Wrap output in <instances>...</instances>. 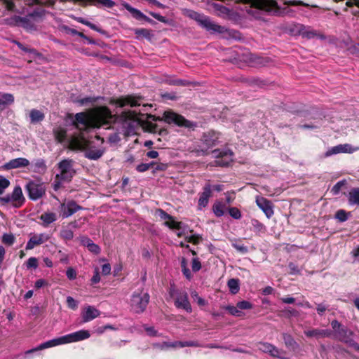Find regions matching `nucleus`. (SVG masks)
Masks as SVG:
<instances>
[{"mask_svg": "<svg viewBox=\"0 0 359 359\" xmlns=\"http://www.w3.org/2000/svg\"><path fill=\"white\" fill-rule=\"evenodd\" d=\"M58 168L60 170V173L57 174L55 180L53 183V189L57 191L60 189L62 184V181L65 180L67 177V160H63L58 163Z\"/></svg>", "mask_w": 359, "mask_h": 359, "instance_id": "f8f14e48", "label": "nucleus"}, {"mask_svg": "<svg viewBox=\"0 0 359 359\" xmlns=\"http://www.w3.org/2000/svg\"><path fill=\"white\" fill-rule=\"evenodd\" d=\"M90 336L88 330H81L71 334H69V343L76 342L86 339Z\"/></svg>", "mask_w": 359, "mask_h": 359, "instance_id": "393cba45", "label": "nucleus"}, {"mask_svg": "<svg viewBox=\"0 0 359 359\" xmlns=\"http://www.w3.org/2000/svg\"><path fill=\"white\" fill-rule=\"evenodd\" d=\"M15 237L13 234L5 233L2 236V242L4 244L11 245L14 243Z\"/></svg>", "mask_w": 359, "mask_h": 359, "instance_id": "c03bdc74", "label": "nucleus"}, {"mask_svg": "<svg viewBox=\"0 0 359 359\" xmlns=\"http://www.w3.org/2000/svg\"><path fill=\"white\" fill-rule=\"evenodd\" d=\"M34 172H45L46 170V162L43 159H38L36 160L34 165Z\"/></svg>", "mask_w": 359, "mask_h": 359, "instance_id": "f704fd0d", "label": "nucleus"}, {"mask_svg": "<svg viewBox=\"0 0 359 359\" xmlns=\"http://www.w3.org/2000/svg\"><path fill=\"white\" fill-rule=\"evenodd\" d=\"M229 213L233 219H239L241 218V212L237 208H230Z\"/></svg>", "mask_w": 359, "mask_h": 359, "instance_id": "09e8293b", "label": "nucleus"}, {"mask_svg": "<svg viewBox=\"0 0 359 359\" xmlns=\"http://www.w3.org/2000/svg\"><path fill=\"white\" fill-rule=\"evenodd\" d=\"M80 208V206L77 205L74 201H69V217Z\"/></svg>", "mask_w": 359, "mask_h": 359, "instance_id": "680f3d73", "label": "nucleus"}, {"mask_svg": "<svg viewBox=\"0 0 359 359\" xmlns=\"http://www.w3.org/2000/svg\"><path fill=\"white\" fill-rule=\"evenodd\" d=\"M25 200L22 189L20 186L15 187L12 194H8L0 197V202L2 205L11 203L15 208L21 207Z\"/></svg>", "mask_w": 359, "mask_h": 359, "instance_id": "423d86ee", "label": "nucleus"}, {"mask_svg": "<svg viewBox=\"0 0 359 359\" xmlns=\"http://www.w3.org/2000/svg\"><path fill=\"white\" fill-rule=\"evenodd\" d=\"M355 149H352L351 145L348 144H339L337 146L333 147L330 149H329L326 153V156H330L333 154H337L339 153H352Z\"/></svg>", "mask_w": 359, "mask_h": 359, "instance_id": "5701e85b", "label": "nucleus"}, {"mask_svg": "<svg viewBox=\"0 0 359 359\" xmlns=\"http://www.w3.org/2000/svg\"><path fill=\"white\" fill-rule=\"evenodd\" d=\"M75 125L81 130H86L90 128V123L88 116L84 113H78L75 116Z\"/></svg>", "mask_w": 359, "mask_h": 359, "instance_id": "a211bd4d", "label": "nucleus"}, {"mask_svg": "<svg viewBox=\"0 0 359 359\" xmlns=\"http://www.w3.org/2000/svg\"><path fill=\"white\" fill-rule=\"evenodd\" d=\"M171 85L187 86L191 84V82L187 80L175 79L169 82Z\"/></svg>", "mask_w": 359, "mask_h": 359, "instance_id": "5fc2aeb1", "label": "nucleus"}, {"mask_svg": "<svg viewBox=\"0 0 359 359\" xmlns=\"http://www.w3.org/2000/svg\"><path fill=\"white\" fill-rule=\"evenodd\" d=\"M225 208H226V205L224 204H223L221 202L217 201L214 203V205L212 206V210H213L214 214L217 217H222L224 215V209Z\"/></svg>", "mask_w": 359, "mask_h": 359, "instance_id": "72a5a7b5", "label": "nucleus"}, {"mask_svg": "<svg viewBox=\"0 0 359 359\" xmlns=\"http://www.w3.org/2000/svg\"><path fill=\"white\" fill-rule=\"evenodd\" d=\"M15 22L17 24L27 29H32L34 27V25L27 17H16Z\"/></svg>", "mask_w": 359, "mask_h": 359, "instance_id": "473e14b6", "label": "nucleus"}, {"mask_svg": "<svg viewBox=\"0 0 359 359\" xmlns=\"http://www.w3.org/2000/svg\"><path fill=\"white\" fill-rule=\"evenodd\" d=\"M100 314V311L94 306H87L83 309L81 316L84 322H88L98 317Z\"/></svg>", "mask_w": 359, "mask_h": 359, "instance_id": "412c9836", "label": "nucleus"}, {"mask_svg": "<svg viewBox=\"0 0 359 359\" xmlns=\"http://www.w3.org/2000/svg\"><path fill=\"white\" fill-rule=\"evenodd\" d=\"M156 347L160 348L161 349H165L169 347H184V346H197V344L194 341H175L173 343H163L162 344H155Z\"/></svg>", "mask_w": 359, "mask_h": 359, "instance_id": "b1692460", "label": "nucleus"}, {"mask_svg": "<svg viewBox=\"0 0 359 359\" xmlns=\"http://www.w3.org/2000/svg\"><path fill=\"white\" fill-rule=\"evenodd\" d=\"M245 4H250V9L248 11L257 19H261L262 13H266L271 15H277L280 12V8L276 0H238Z\"/></svg>", "mask_w": 359, "mask_h": 359, "instance_id": "f03ea898", "label": "nucleus"}, {"mask_svg": "<svg viewBox=\"0 0 359 359\" xmlns=\"http://www.w3.org/2000/svg\"><path fill=\"white\" fill-rule=\"evenodd\" d=\"M331 331L329 330H318V329H313V330H309L304 331V334L308 337H316V338H320V337H329L331 336Z\"/></svg>", "mask_w": 359, "mask_h": 359, "instance_id": "a878e982", "label": "nucleus"}, {"mask_svg": "<svg viewBox=\"0 0 359 359\" xmlns=\"http://www.w3.org/2000/svg\"><path fill=\"white\" fill-rule=\"evenodd\" d=\"M154 165H156V163L154 161L149 163H140V165H137L136 170L139 172H144L148 170L149 168H152Z\"/></svg>", "mask_w": 359, "mask_h": 359, "instance_id": "a19ab883", "label": "nucleus"}, {"mask_svg": "<svg viewBox=\"0 0 359 359\" xmlns=\"http://www.w3.org/2000/svg\"><path fill=\"white\" fill-rule=\"evenodd\" d=\"M212 196V186L206 184L203 187V192L200 194L198 199V207L200 209L207 206L209 198Z\"/></svg>", "mask_w": 359, "mask_h": 359, "instance_id": "6ab92c4d", "label": "nucleus"}, {"mask_svg": "<svg viewBox=\"0 0 359 359\" xmlns=\"http://www.w3.org/2000/svg\"><path fill=\"white\" fill-rule=\"evenodd\" d=\"M134 32L137 36H142L144 38L149 39L151 36L150 31L147 29L141 28V29H135Z\"/></svg>", "mask_w": 359, "mask_h": 359, "instance_id": "49530a36", "label": "nucleus"}, {"mask_svg": "<svg viewBox=\"0 0 359 359\" xmlns=\"http://www.w3.org/2000/svg\"><path fill=\"white\" fill-rule=\"evenodd\" d=\"M353 336V332L343 326L341 329L337 330L335 333L336 338L345 344H348Z\"/></svg>", "mask_w": 359, "mask_h": 359, "instance_id": "4be33fe9", "label": "nucleus"}, {"mask_svg": "<svg viewBox=\"0 0 359 359\" xmlns=\"http://www.w3.org/2000/svg\"><path fill=\"white\" fill-rule=\"evenodd\" d=\"M79 149L85 151V156L90 160H97L102 156L104 153L103 147H96L85 139L76 140L73 137H69V150Z\"/></svg>", "mask_w": 359, "mask_h": 359, "instance_id": "20e7f679", "label": "nucleus"}, {"mask_svg": "<svg viewBox=\"0 0 359 359\" xmlns=\"http://www.w3.org/2000/svg\"><path fill=\"white\" fill-rule=\"evenodd\" d=\"M67 344V334L63 335L57 338H54L53 339L45 341L41 344H39L37 347L28 350L26 353H32L35 351L43 350L46 348L64 345Z\"/></svg>", "mask_w": 359, "mask_h": 359, "instance_id": "9d476101", "label": "nucleus"}, {"mask_svg": "<svg viewBox=\"0 0 359 359\" xmlns=\"http://www.w3.org/2000/svg\"><path fill=\"white\" fill-rule=\"evenodd\" d=\"M111 265L107 263L102 266V273L104 276L109 275L111 273Z\"/></svg>", "mask_w": 359, "mask_h": 359, "instance_id": "774afa93", "label": "nucleus"}, {"mask_svg": "<svg viewBox=\"0 0 359 359\" xmlns=\"http://www.w3.org/2000/svg\"><path fill=\"white\" fill-rule=\"evenodd\" d=\"M237 305L241 311L244 310V309H250L252 307V305L250 302H249L248 301H245V300L238 302L237 303Z\"/></svg>", "mask_w": 359, "mask_h": 359, "instance_id": "4d7b16f0", "label": "nucleus"}, {"mask_svg": "<svg viewBox=\"0 0 359 359\" xmlns=\"http://www.w3.org/2000/svg\"><path fill=\"white\" fill-rule=\"evenodd\" d=\"M10 185V182L5 177L0 178V194Z\"/></svg>", "mask_w": 359, "mask_h": 359, "instance_id": "13d9d810", "label": "nucleus"}, {"mask_svg": "<svg viewBox=\"0 0 359 359\" xmlns=\"http://www.w3.org/2000/svg\"><path fill=\"white\" fill-rule=\"evenodd\" d=\"M181 267H182V271L184 276L187 279H189V280L191 279L192 278V274H191L190 270L187 267V259L184 257L181 260Z\"/></svg>", "mask_w": 359, "mask_h": 359, "instance_id": "4c0bfd02", "label": "nucleus"}, {"mask_svg": "<svg viewBox=\"0 0 359 359\" xmlns=\"http://www.w3.org/2000/svg\"><path fill=\"white\" fill-rule=\"evenodd\" d=\"M227 285L231 292H238L240 289V281L237 278H231L228 280Z\"/></svg>", "mask_w": 359, "mask_h": 359, "instance_id": "e433bc0d", "label": "nucleus"}, {"mask_svg": "<svg viewBox=\"0 0 359 359\" xmlns=\"http://www.w3.org/2000/svg\"><path fill=\"white\" fill-rule=\"evenodd\" d=\"M54 136L55 140L60 143H62L65 142L67 137V130L66 129L57 127L53 130Z\"/></svg>", "mask_w": 359, "mask_h": 359, "instance_id": "7c9ffc66", "label": "nucleus"}, {"mask_svg": "<svg viewBox=\"0 0 359 359\" xmlns=\"http://www.w3.org/2000/svg\"><path fill=\"white\" fill-rule=\"evenodd\" d=\"M97 1L107 8H112L115 5V2L112 0H97Z\"/></svg>", "mask_w": 359, "mask_h": 359, "instance_id": "0e129e2a", "label": "nucleus"}, {"mask_svg": "<svg viewBox=\"0 0 359 359\" xmlns=\"http://www.w3.org/2000/svg\"><path fill=\"white\" fill-rule=\"evenodd\" d=\"M50 239L48 234L42 233L32 235L26 244V250H32L36 246L41 245Z\"/></svg>", "mask_w": 359, "mask_h": 359, "instance_id": "ddd939ff", "label": "nucleus"}, {"mask_svg": "<svg viewBox=\"0 0 359 359\" xmlns=\"http://www.w3.org/2000/svg\"><path fill=\"white\" fill-rule=\"evenodd\" d=\"M97 123L100 126H107L114 123L117 118H120L122 121H137L139 120L138 114L135 111H124L119 117L113 115L111 111L106 107H100L96 113Z\"/></svg>", "mask_w": 359, "mask_h": 359, "instance_id": "7ed1b4c3", "label": "nucleus"}, {"mask_svg": "<svg viewBox=\"0 0 359 359\" xmlns=\"http://www.w3.org/2000/svg\"><path fill=\"white\" fill-rule=\"evenodd\" d=\"M348 202L350 205L359 206V188L354 187L350 189L348 194Z\"/></svg>", "mask_w": 359, "mask_h": 359, "instance_id": "bb28decb", "label": "nucleus"}, {"mask_svg": "<svg viewBox=\"0 0 359 359\" xmlns=\"http://www.w3.org/2000/svg\"><path fill=\"white\" fill-rule=\"evenodd\" d=\"M226 309L229 312V313L234 316L240 317L242 316L243 314V311L240 310L237 304L236 306H228L226 307Z\"/></svg>", "mask_w": 359, "mask_h": 359, "instance_id": "ea45409f", "label": "nucleus"}, {"mask_svg": "<svg viewBox=\"0 0 359 359\" xmlns=\"http://www.w3.org/2000/svg\"><path fill=\"white\" fill-rule=\"evenodd\" d=\"M250 61L255 65H260L264 64V59L254 55H250Z\"/></svg>", "mask_w": 359, "mask_h": 359, "instance_id": "69168bd1", "label": "nucleus"}, {"mask_svg": "<svg viewBox=\"0 0 359 359\" xmlns=\"http://www.w3.org/2000/svg\"><path fill=\"white\" fill-rule=\"evenodd\" d=\"M335 218L341 222L348 219L347 212L344 210H339L335 214Z\"/></svg>", "mask_w": 359, "mask_h": 359, "instance_id": "37998d69", "label": "nucleus"}, {"mask_svg": "<svg viewBox=\"0 0 359 359\" xmlns=\"http://www.w3.org/2000/svg\"><path fill=\"white\" fill-rule=\"evenodd\" d=\"M38 266V261L35 257H30L26 262V267L27 269H36Z\"/></svg>", "mask_w": 359, "mask_h": 359, "instance_id": "603ef678", "label": "nucleus"}, {"mask_svg": "<svg viewBox=\"0 0 359 359\" xmlns=\"http://www.w3.org/2000/svg\"><path fill=\"white\" fill-rule=\"evenodd\" d=\"M201 269V263L198 257L192 259L191 269L194 272H197Z\"/></svg>", "mask_w": 359, "mask_h": 359, "instance_id": "3c124183", "label": "nucleus"}, {"mask_svg": "<svg viewBox=\"0 0 359 359\" xmlns=\"http://www.w3.org/2000/svg\"><path fill=\"white\" fill-rule=\"evenodd\" d=\"M348 51L351 54L359 57V43H355L351 46L348 48Z\"/></svg>", "mask_w": 359, "mask_h": 359, "instance_id": "e2e57ef3", "label": "nucleus"}, {"mask_svg": "<svg viewBox=\"0 0 359 359\" xmlns=\"http://www.w3.org/2000/svg\"><path fill=\"white\" fill-rule=\"evenodd\" d=\"M297 27L299 34H301L304 38L310 39L314 37H317L322 40H325L326 39L324 34L318 33L316 30L307 28L302 25H299Z\"/></svg>", "mask_w": 359, "mask_h": 359, "instance_id": "2eb2a0df", "label": "nucleus"}, {"mask_svg": "<svg viewBox=\"0 0 359 359\" xmlns=\"http://www.w3.org/2000/svg\"><path fill=\"white\" fill-rule=\"evenodd\" d=\"M256 203L264 212L267 218H271L273 216L274 213L273 204L269 200H267L264 197H257L256 198Z\"/></svg>", "mask_w": 359, "mask_h": 359, "instance_id": "4468645a", "label": "nucleus"}, {"mask_svg": "<svg viewBox=\"0 0 359 359\" xmlns=\"http://www.w3.org/2000/svg\"><path fill=\"white\" fill-rule=\"evenodd\" d=\"M39 219L42 221V226L48 227L49 224L56 221L57 215L53 212H46L40 215Z\"/></svg>", "mask_w": 359, "mask_h": 359, "instance_id": "cd10ccee", "label": "nucleus"}, {"mask_svg": "<svg viewBox=\"0 0 359 359\" xmlns=\"http://www.w3.org/2000/svg\"><path fill=\"white\" fill-rule=\"evenodd\" d=\"M251 224L253 226L254 231L257 232H259L264 229V224L256 219H252L251 220Z\"/></svg>", "mask_w": 359, "mask_h": 359, "instance_id": "de8ad7c7", "label": "nucleus"}, {"mask_svg": "<svg viewBox=\"0 0 359 359\" xmlns=\"http://www.w3.org/2000/svg\"><path fill=\"white\" fill-rule=\"evenodd\" d=\"M272 346H273V344H269V343H266V342L260 343L259 344V349L264 353L269 354V353L271 351V348H272Z\"/></svg>", "mask_w": 359, "mask_h": 359, "instance_id": "864d4df0", "label": "nucleus"}, {"mask_svg": "<svg viewBox=\"0 0 359 359\" xmlns=\"http://www.w3.org/2000/svg\"><path fill=\"white\" fill-rule=\"evenodd\" d=\"M162 119L168 124H175L177 126L187 128H191L196 126V123L186 119L183 116L172 111H165Z\"/></svg>", "mask_w": 359, "mask_h": 359, "instance_id": "39448f33", "label": "nucleus"}, {"mask_svg": "<svg viewBox=\"0 0 359 359\" xmlns=\"http://www.w3.org/2000/svg\"><path fill=\"white\" fill-rule=\"evenodd\" d=\"M123 6L124 8L129 11L133 18H135L137 20H143L144 17V14L142 13L140 10L135 8L132 7L129 4L124 2L123 4Z\"/></svg>", "mask_w": 359, "mask_h": 359, "instance_id": "c756f323", "label": "nucleus"}, {"mask_svg": "<svg viewBox=\"0 0 359 359\" xmlns=\"http://www.w3.org/2000/svg\"><path fill=\"white\" fill-rule=\"evenodd\" d=\"M179 295L175 297V305L179 309H183L187 312L191 311V307L188 301V297L186 293H178Z\"/></svg>", "mask_w": 359, "mask_h": 359, "instance_id": "aec40b11", "label": "nucleus"}, {"mask_svg": "<svg viewBox=\"0 0 359 359\" xmlns=\"http://www.w3.org/2000/svg\"><path fill=\"white\" fill-rule=\"evenodd\" d=\"M183 14L195 20L197 23L206 31L211 34H224L225 37L233 38L235 39H239L241 34L233 29H228L224 26L219 25L214 22L211 19L202 13H199L196 11L190 9H184Z\"/></svg>", "mask_w": 359, "mask_h": 359, "instance_id": "f257e3e1", "label": "nucleus"}, {"mask_svg": "<svg viewBox=\"0 0 359 359\" xmlns=\"http://www.w3.org/2000/svg\"><path fill=\"white\" fill-rule=\"evenodd\" d=\"M201 239L202 238L199 235L185 236V240L188 243H192L194 244H198Z\"/></svg>", "mask_w": 359, "mask_h": 359, "instance_id": "8fccbe9b", "label": "nucleus"}, {"mask_svg": "<svg viewBox=\"0 0 359 359\" xmlns=\"http://www.w3.org/2000/svg\"><path fill=\"white\" fill-rule=\"evenodd\" d=\"M88 250L91 252L92 253L95 254V255H98L100 253V251H101V249L99 247L98 245L94 243L93 242L92 243V244H90L88 248H87Z\"/></svg>", "mask_w": 359, "mask_h": 359, "instance_id": "052dcab7", "label": "nucleus"}, {"mask_svg": "<svg viewBox=\"0 0 359 359\" xmlns=\"http://www.w3.org/2000/svg\"><path fill=\"white\" fill-rule=\"evenodd\" d=\"M30 199L36 201L41 198L46 192V188L42 183L29 181L25 186Z\"/></svg>", "mask_w": 359, "mask_h": 359, "instance_id": "1a4fd4ad", "label": "nucleus"}, {"mask_svg": "<svg viewBox=\"0 0 359 359\" xmlns=\"http://www.w3.org/2000/svg\"><path fill=\"white\" fill-rule=\"evenodd\" d=\"M29 165V161L25 158H17L5 163L4 168L7 170L25 168Z\"/></svg>", "mask_w": 359, "mask_h": 359, "instance_id": "f3484780", "label": "nucleus"}, {"mask_svg": "<svg viewBox=\"0 0 359 359\" xmlns=\"http://www.w3.org/2000/svg\"><path fill=\"white\" fill-rule=\"evenodd\" d=\"M345 184V181H339L333 186L331 191L334 195H337L339 193L341 187Z\"/></svg>", "mask_w": 359, "mask_h": 359, "instance_id": "6e6d98bb", "label": "nucleus"}, {"mask_svg": "<svg viewBox=\"0 0 359 359\" xmlns=\"http://www.w3.org/2000/svg\"><path fill=\"white\" fill-rule=\"evenodd\" d=\"M283 340L285 346L288 348H294L296 345V342L290 334H283Z\"/></svg>", "mask_w": 359, "mask_h": 359, "instance_id": "79ce46f5", "label": "nucleus"}, {"mask_svg": "<svg viewBox=\"0 0 359 359\" xmlns=\"http://www.w3.org/2000/svg\"><path fill=\"white\" fill-rule=\"evenodd\" d=\"M219 138V133L212 130L204 133L201 140L208 148H210L217 144Z\"/></svg>", "mask_w": 359, "mask_h": 359, "instance_id": "dca6fc26", "label": "nucleus"}, {"mask_svg": "<svg viewBox=\"0 0 359 359\" xmlns=\"http://www.w3.org/2000/svg\"><path fill=\"white\" fill-rule=\"evenodd\" d=\"M29 118L31 123H38L43 121L45 118V114L40 110L33 109L29 111Z\"/></svg>", "mask_w": 359, "mask_h": 359, "instance_id": "c85d7f7f", "label": "nucleus"}, {"mask_svg": "<svg viewBox=\"0 0 359 359\" xmlns=\"http://www.w3.org/2000/svg\"><path fill=\"white\" fill-rule=\"evenodd\" d=\"M156 215H158L162 220H168V219H172V217L168 214L166 212H165L162 209H157L156 210Z\"/></svg>", "mask_w": 359, "mask_h": 359, "instance_id": "a18cd8bd", "label": "nucleus"}, {"mask_svg": "<svg viewBox=\"0 0 359 359\" xmlns=\"http://www.w3.org/2000/svg\"><path fill=\"white\" fill-rule=\"evenodd\" d=\"M212 154L216 158L214 165L226 167L232 161L233 152L229 149H215Z\"/></svg>", "mask_w": 359, "mask_h": 359, "instance_id": "6e6552de", "label": "nucleus"}, {"mask_svg": "<svg viewBox=\"0 0 359 359\" xmlns=\"http://www.w3.org/2000/svg\"><path fill=\"white\" fill-rule=\"evenodd\" d=\"M149 14L157 20L168 24V19H167L165 17L161 15L158 13H154V12H150Z\"/></svg>", "mask_w": 359, "mask_h": 359, "instance_id": "bf43d9fd", "label": "nucleus"}, {"mask_svg": "<svg viewBox=\"0 0 359 359\" xmlns=\"http://www.w3.org/2000/svg\"><path fill=\"white\" fill-rule=\"evenodd\" d=\"M84 222H85V219L81 217L77 221L71 222L70 223H69V226H71L73 228H79L82 224H83Z\"/></svg>", "mask_w": 359, "mask_h": 359, "instance_id": "338daca9", "label": "nucleus"}, {"mask_svg": "<svg viewBox=\"0 0 359 359\" xmlns=\"http://www.w3.org/2000/svg\"><path fill=\"white\" fill-rule=\"evenodd\" d=\"M269 355L273 357H276L280 359H286V357L285 356V352L281 349L278 348L273 345L272 348H271Z\"/></svg>", "mask_w": 359, "mask_h": 359, "instance_id": "c9c22d12", "label": "nucleus"}, {"mask_svg": "<svg viewBox=\"0 0 359 359\" xmlns=\"http://www.w3.org/2000/svg\"><path fill=\"white\" fill-rule=\"evenodd\" d=\"M140 97H135L132 95H128L126 97H121L118 99L113 100L112 103L118 107H123L129 105L131 107L140 105Z\"/></svg>", "mask_w": 359, "mask_h": 359, "instance_id": "9b49d317", "label": "nucleus"}, {"mask_svg": "<svg viewBox=\"0 0 359 359\" xmlns=\"http://www.w3.org/2000/svg\"><path fill=\"white\" fill-rule=\"evenodd\" d=\"M165 225L170 229H175L177 230H180L182 229V226L184 224L181 222H176L173 219H168L165 222Z\"/></svg>", "mask_w": 359, "mask_h": 359, "instance_id": "58836bf2", "label": "nucleus"}, {"mask_svg": "<svg viewBox=\"0 0 359 359\" xmlns=\"http://www.w3.org/2000/svg\"><path fill=\"white\" fill-rule=\"evenodd\" d=\"M14 102V97L12 94L6 93L0 97V110H3L8 104Z\"/></svg>", "mask_w": 359, "mask_h": 359, "instance_id": "2f4dec72", "label": "nucleus"}, {"mask_svg": "<svg viewBox=\"0 0 359 359\" xmlns=\"http://www.w3.org/2000/svg\"><path fill=\"white\" fill-rule=\"evenodd\" d=\"M149 300L148 293H133L130 299V306L135 313H142L146 309Z\"/></svg>", "mask_w": 359, "mask_h": 359, "instance_id": "0eeeda50", "label": "nucleus"}]
</instances>
